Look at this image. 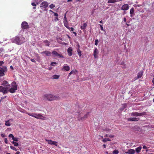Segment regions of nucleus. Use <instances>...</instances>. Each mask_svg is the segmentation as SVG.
<instances>
[{"label": "nucleus", "instance_id": "f257e3e1", "mask_svg": "<svg viewBox=\"0 0 154 154\" xmlns=\"http://www.w3.org/2000/svg\"><path fill=\"white\" fill-rule=\"evenodd\" d=\"M44 99L50 101L54 100H59L60 97L57 96H54L51 94H46L44 95Z\"/></svg>", "mask_w": 154, "mask_h": 154}, {"label": "nucleus", "instance_id": "f03ea898", "mask_svg": "<svg viewBox=\"0 0 154 154\" xmlns=\"http://www.w3.org/2000/svg\"><path fill=\"white\" fill-rule=\"evenodd\" d=\"M13 40L15 43L18 45H21L25 42V38L24 37H20L18 36H16Z\"/></svg>", "mask_w": 154, "mask_h": 154}, {"label": "nucleus", "instance_id": "7ed1b4c3", "mask_svg": "<svg viewBox=\"0 0 154 154\" xmlns=\"http://www.w3.org/2000/svg\"><path fill=\"white\" fill-rule=\"evenodd\" d=\"M7 70L6 66H4L2 67H0V76H3L5 75V73L7 72Z\"/></svg>", "mask_w": 154, "mask_h": 154}, {"label": "nucleus", "instance_id": "20e7f679", "mask_svg": "<svg viewBox=\"0 0 154 154\" xmlns=\"http://www.w3.org/2000/svg\"><path fill=\"white\" fill-rule=\"evenodd\" d=\"M17 89V85L15 82H13L12 84V87L9 89V91L11 93H14Z\"/></svg>", "mask_w": 154, "mask_h": 154}, {"label": "nucleus", "instance_id": "39448f33", "mask_svg": "<svg viewBox=\"0 0 154 154\" xmlns=\"http://www.w3.org/2000/svg\"><path fill=\"white\" fill-rule=\"evenodd\" d=\"M145 112L139 113L137 112H132L130 113L131 116H139L145 115H146Z\"/></svg>", "mask_w": 154, "mask_h": 154}, {"label": "nucleus", "instance_id": "423d86ee", "mask_svg": "<svg viewBox=\"0 0 154 154\" xmlns=\"http://www.w3.org/2000/svg\"><path fill=\"white\" fill-rule=\"evenodd\" d=\"M45 140L49 145H54L56 146H58V142L57 141H53L51 140H48L47 139H45Z\"/></svg>", "mask_w": 154, "mask_h": 154}, {"label": "nucleus", "instance_id": "0eeeda50", "mask_svg": "<svg viewBox=\"0 0 154 154\" xmlns=\"http://www.w3.org/2000/svg\"><path fill=\"white\" fill-rule=\"evenodd\" d=\"M89 114V112H87L84 116L82 117H81L79 115L78 117V120L79 121L81 120L82 121H84L85 119L88 117V115Z\"/></svg>", "mask_w": 154, "mask_h": 154}, {"label": "nucleus", "instance_id": "6e6552de", "mask_svg": "<svg viewBox=\"0 0 154 154\" xmlns=\"http://www.w3.org/2000/svg\"><path fill=\"white\" fill-rule=\"evenodd\" d=\"M21 28L23 29H28L29 28L28 23L26 21H23L21 24Z\"/></svg>", "mask_w": 154, "mask_h": 154}, {"label": "nucleus", "instance_id": "1a4fd4ad", "mask_svg": "<svg viewBox=\"0 0 154 154\" xmlns=\"http://www.w3.org/2000/svg\"><path fill=\"white\" fill-rule=\"evenodd\" d=\"M0 92H2L3 94H7L8 92L7 88L4 87L2 86H0Z\"/></svg>", "mask_w": 154, "mask_h": 154}, {"label": "nucleus", "instance_id": "9d476101", "mask_svg": "<svg viewBox=\"0 0 154 154\" xmlns=\"http://www.w3.org/2000/svg\"><path fill=\"white\" fill-rule=\"evenodd\" d=\"M48 3L47 2H43L40 4V7L45 8L48 6Z\"/></svg>", "mask_w": 154, "mask_h": 154}, {"label": "nucleus", "instance_id": "9b49d317", "mask_svg": "<svg viewBox=\"0 0 154 154\" xmlns=\"http://www.w3.org/2000/svg\"><path fill=\"white\" fill-rule=\"evenodd\" d=\"M99 53V51L97 48H96L94 50L93 55L94 58H97L98 57V55Z\"/></svg>", "mask_w": 154, "mask_h": 154}, {"label": "nucleus", "instance_id": "f8f14e48", "mask_svg": "<svg viewBox=\"0 0 154 154\" xmlns=\"http://www.w3.org/2000/svg\"><path fill=\"white\" fill-rule=\"evenodd\" d=\"M52 54L55 55V56L56 57H60L61 58H63V55H62L61 54H58L57 51H53L52 52Z\"/></svg>", "mask_w": 154, "mask_h": 154}, {"label": "nucleus", "instance_id": "ddd939ff", "mask_svg": "<svg viewBox=\"0 0 154 154\" xmlns=\"http://www.w3.org/2000/svg\"><path fill=\"white\" fill-rule=\"evenodd\" d=\"M140 119L139 118L136 117H131L128 119V121H137Z\"/></svg>", "mask_w": 154, "mask_h": 154}, {"label": "nucleus", "instance_id": "4468645a", "mask_svg": "<svg viewBox=\"0 0 154 154\" xmlns=\"http://www.w3.org/2000/svg\"><path fill=\"white\" fill-rule=\"evenodd\" d=\"M35 115H37L36 117H35V118L41 119L42 120L45 119V117L44 116H43L41 114H35Z\"/></svg>", "mask_w": 154, "mask_h": 154}, {"label": "nucleus", "instance_id": "2eb2a0df", "mask_svg": "<svg viewBox=\"0 0 154 154\" xmlns=\"http://www.w3.org/2000/svg\"><path fill=\"white\" fill-rule=\"evenodd\" d=\"M129 7V6L128 4H124L121 8V9L123 11L127 10L128 9Z\"/></svg>", "mask_w": 154, "mask_h": 154}, {"label": "nucleus", "instance_id": "dca6fc26", "mask_svg": "<svg viewBox=\"0 0 154 154\" xmlns=\"http://www.w3.org/2000/svg\"><path fill=\"white\" fill-rule=\"evenodd\" d=\"M1 85L5 86V87H7L6 88L9 87L10 85L8 84V82L6 81H4Z\"/></svg>", "mask_w": 154, "mask_h": 154}, {"label": "nucleus", "instance_id": "f3484780", "mask_svg": "<svg viewBox=\"0 0 154 154\" xmlns=\"http://www.w3.org/2000/svg\"><path fill=\"white\" fill-rule=\"evenodd\" d=\"M143 71H140L138 73L137 77H135V80L140 78L143 75Z\"/></svg>", "mask_w": 154, "mask_h": 154}, {"label": "nucleus", "instance_id": "a211bd4d", "mask_svg": "<svg viewBox=\"0 0 154 154\" xmlns=\"http://www.w3.org/2000/svg\"><path fill=\"white\" fill-rule=\"evenodd\" d=\"M135 152V151L134 149H129L128 151L125 152L126 154H134Z\"/></svg>", "mask_w": 154, "mask_h": 154}, {"label": "nucleus", "instance_id": "6ab92c4d", "mask_svg": "<svg viewBox=\"0 0 154 154\" xmlns=\"http://www.w3.org/2000/svg\"><path fill=\"white\" fill-rule=\"evenodd\" d=\"M72 49L71 48L69 47L68 48L67 50V52L68 55L69 56H72Z\"/></svg>", "mask_w": 154, "mask_h": 154}, {"label": "nucleus", "instance_id": "aec40b11", "mask_svg": "<svg viewBox=\"0 0 154 154\" xmlns=\"http://www.w3.org/2000/svg\"><path fill=\"white\" fill-rule=\"evenodd\" d=\"M41 54H45V55L47 56H51V53L50 51H43L41 53Z\"/></svg>", "mask_w": 154, "mask_h": 154}, {"label": "nucleus", "instance_id": "412c9836", "mask_svg": "<svg viewBox=\"0 0 154 154\" xmlns=\"http://www.w3.org/2000/svg\"><path fill=\"white\" fill-rule=\"evenodd\" d=\"M70 69V67L68 65L64 66L62 68V70H64L66 71H68Z\"/></svg>", "mask_w": 154, "mask_h": 154}, {"label": "nucleus", "instance_id": "4be33fe9", "mask_svg": "<svg viewBox=\"0 0 154 154\" xmlns=\"http://www.w3.org/2000/svg\"><path fill=\"white\" fill-rule=\"evenodd\" d=\"M11 120V121H13V120L12 119H10L5 121V125L7 126H9L11 125V123L9 122V121Z\"/></svg>", "mask_w": 154, "mask_h": 154}, {"label": "nucleus", "instance_id": "5701e85b", "mask_svg": "<svg viewBox=\"0 0 154 154\" xmlns=\"http://www.w3.org/2000/svg\"><path fill=\"white\" fill-rule=\"evenodd\" d=\"M63 23L64 26L69 29H70V27L68 26V23L67 21H63Z\"/></svg>", "mask_w": 154, "mask_h": 154}, {"label": "nucleus", "instance_id": "b1692460", "mask_svg": "<svg viewBox=\"0 0 154 154\" xmlns=\"http://www.w3.org/2000/svg\"><path fill=\"white\" fill-rule=\"evenodd\" d=\"M77 72V71L76 70H72L69 73V74L68 76L69 77L72 74L75 75L76 74V72Z\"/></svg>", "mask_w": 154, "mask_h": 154}, {"label": "nucleus", "instance_id": "393cba45", "mask_svg": "<svg viewBox=\"0 0 154 154\" xmlns=\"http://www.w3.org/2000/svg\"><path fill=\"white\" fill-rule=\"evenodd\" d=\"M44 43L45 44L46 46H49L50 45V42L48 40H46L44 41Z\"/></svg>", "mask_w": 154, "mask_h": 154}, {"label": "nucleus", "instance_id": "a878e982", "mask_svg": "<svg viewBox=\"0 0 154 154\" xmlns=\"http://www.w3.org/2000/svg\"><path fill=\"white\" fill-rule=\"evenodd\" d=\"M87 26V24L86 23H84L82 26H81L80 27V28L82 30H84L85 29Z\"/></svg>", "mask_w": 154, "mask_h": 154}, {"label": "nucleus", "instance_id": "bb28decb", "mask_svg": "<svg viewBox=\"0 0 154 154\" xmlns=\"http://www.w3.org/2000/svg\"><path fill=\"white\" fill-rule=\"evenodd\" d=\"M28 115H29V116H31L32 117H33L35 118V117H36L37 115H35V114H37V113H33L32 114L28 112H27L26 113Z\"/></svg>", "mask_w": 154, "mask_h": 154}, {"label": "nucleus", "instance_id": "cd10ccee", "mask_svg": "<svg viewBox=\"0 0 154 154\" xmlns=\"http://www.w3.org/2000/svg\"><path fill=\"white\" fill-rule=\"evenodd\" d=\"M134 8H132L130 10V14L131 15V17H132L133 16L132 15L134 14Z\"/></svg>", "mask_w": 154, "mask_h": 154}, {"label": "nucleus", "instance_id": "c85d7f7f", "mask_svg": "<svg viewBox=\"0 0 154 154\" xmlns=\"http://www.w3.org/2000/svg\"><path fill=\"white\" fill-rule=\"evenodd\" d=\"M60 77V75H54L52 76V78L53 79H58Z\"/></svg>", "mask_w": 154, "mask_h": 154}, {"label": "nucleus", "instance_id": "c756f323", "mask_svg": "<svg viewBox=\"0 0 154 154\" xmlns=\"http://www.w3.org/2000/svg\"><path fill=\"white\" fill-rule=\"evenodd\" d=\"M141 148H142V147H141V146H140L137 148L136 149V152L137 153H139L140 152V151L141 149Z\"/></svg>", "mask_w": 154, "mask_h": 154}, {"label": "nucleus", "instance_id": "7c9ffc66", "mask_svg": "<svg viewBox=\"0 0 154 154\" xmlns=\"http://www.w3.org/2000/svg\"><path fill=\"white\" fill-rule=\"evenodd\" d=\"M102 141L103 142L105 143L107 141H111V140L109 138H106L105 139H103L102 140Z\"/></svg>", "mask_w": 154, "mask_h": 154}, {"label": "nucleus", "instance_id": "2f4dec72", "mask_svg": "<svg viewBox=\"0 0 154 154\" xmlns=\"http://www.w3.org/2000/svg\"><path fill=\"white\" fill-rule=\"evenodd\" d=\"M117 2V1L116 0H109L108 3H112L116 2Z\"/></svg>", "mask_w": 154, "mask_h": 154}, {"label": "nucleus", "instance_id": "473e14b6", "mask_svg": "<svg viewBox=\"0 0 154 154\" xmlns=\"http://www.w3.org/2000/svg\"><path fill=\"white\" fill-rule=\"evenodd\" d=\"M77 51L79 55V57H81L82 55L81 51L79 49H77Z\"/></svg>", "mask_w": 154, "mask_h": 154}, {"label": "nucleus", "instance_id": "72a5a7b5", "mask_svg": "<svg viewBox=\"0 0 154 154\" xmlns=\"http://www.w3.org/2000/svg\"><path fill=\"white\" fill-rule=\"evenodd\" d=\"M12 143L14 144L15 146H17L18 145V144L17 143L15 142L14 141H13L12 142Z\"/></svg>", "mask_w": 154, "mask_h": 154}, {"label": "nucleus", "instance_id": "f704fd0d", "mask_svg": "<svg viewBox=\"0 0 154 154\" xmlns=\"http://www.w3.org/2000/svg\"><path fill=\"white\" fill-rule=\"evenodd\" d=\"M119 152V151L117 150H115L112 152L113 154H117Z\"/></svg>", "mask_w": 154, "mask_h": 154}, {"label": "nucleus", "instance_id": "c9c22d12", "mask_svg": "<svg viewBox=\"0 0 154 154\" xmlns=\"http://www.w3.org/2000/svg\"><path fill=\"white\" fill-rule=\"evenodd\" d=\"M49 7L50 8H51V9H52L53 8H54L55 7V5H54L53 4H51L50 6H49Z\"/></svg>", "mask_w": 154, "mask_h": 154}, {"label": "nucleus", "instance_id": "e433bc0d", "mask_svg": "<svg viewBox=\"0 0 154 154\" xmlns=\"http://www.w3.org/2000/svg\"><path fill=\"white\" fill-rule=\"evenodd\" d=\"M42 0H35V2L37 4H38L42 1Z\"/></svg>", "mask_w": 154, "mask_h": 154}, {"label": "nucleus", "instance_id": "4c0bfd02", "mask_svg": "<svg viewBox=\"0 0 154 154\" xmlns=\"http://www.w3.org/2000/svg\"><path fill=\"white\" fill-rule=\"evenodd\" d=\"M10 147L11 149H12L13 150H15V151L17 150L16 149L15 147H14L13 146H10Z\"/></svg>", "mask_w": 154, "mask_h": 154}, {"label": "nucleus", "instance_id": "58836bf2", "mask_svg": "<svg viewBox=\"0 0 154 154\" xmlns=\"http://www.w3.org/2000/svg\"><path fill=\"white\" fill-rule=\"evenodd\" d=\"M76 108L77 109H78V110L77 111H75V112L79 113L80 112V110L79 109L80 108L79 106H76Z\"/></svg>", "mask_w": 154, "mask_h": 154}, {"label": "nucleus", "instance_id": "ea45409f", "mask_svg": "<svg viewBox=\"0 0 154 154\" xmlns=\"http://www.w3.org/2000/svg\"><path fill=\"white\" fill-rule=\"evenodd\" d=\"M14 141H18V138L17 137H14L12 139Z\"/></svg>", "mask_w": 154, "mask_h": 154}, {"label": "nucleus", "instance_id": "a19ab883", "mask_svg": "<svg viewBox=\"0 0 154 154\" xmlns=\"http://www.w3.org/2000/svg\"><path fill=\"white\" fill-rule=\"evenodd\" d=\"M63 20H64L63 21H67V18L66 17V13L64 15V16Z\"/></svg>", "mask_w": 154, "mask_h": 154}, {"label": "nucleus", "instance_id": "79ce46f5", "mask_svg": "<svg viewBox=\"0 0 154 154\" xmlns=\"http://www.w3.org/2000/svg\"><path fill=\"white\" fill-rule=\"evenodd\" d=\"M9 137L10 138H12V139H13V138H14V137L13 134H10L9 135Z\"/></svg>", "mask_w": 154, "mask_h": 154}, {"label": "nucleus", "instance_id": "37998d69", "mask_svg": "<svg viewBox=\"0 0 154 154\" xmlns=\"http://www.w3.org/2000/svg\"><path fill=\"white\" fill-rule=\"evenodd\" d=\"M98 42H99V41H98V39H96L95 40V45L96 46L97 45H98Z\"/></svg>", "mask_w": 154, "mask_h": 154}, {"label": "nucleus", "instance_id": "c03bdc74", "mask_svg": "<svg viewBox=\"0 0 154 154\" xmlns=\"http://www.w3.org/2000/svg\"><path fill=\"white\" fill-rule=\"evenodd\" d=\"M123 106V107L124 108H126L127 106V104L126 103H124L122 105Z\"/></svg>", "mask_w": 154, "mask_h": 154}, {"label": "nucleus", "instance_id": "a18cd8bd", "mask_svg": "<svg viewBox=\"0 0 154 154\" xmlns=\"http://www.w3.org/2000/svg\"><path fill=\"white\" fill-rule=\"evenodd\" d=\"M4 140L5 142V143H6V144H8V141L7 139L6 138H5L4 139Z\"/></svg>", "mask_w": 154, "mask_h": 154}, {"label": "nucleus", "instance_id": "49530a36", "mask_svg": "<svg viewBox=\"0 0 154 154\" xmlns=\"http://www.w3.org/2000/svg\"><path fill=\"white\" fill-rule=\"evenodd\" d=\"M56 64V62H52L51 63V65L52 66H54L55 64Z\"/></svg>", "mask_w": 154, "mask_h": 154}, {"label": "nucleus", "instance_id": "de8ad7c7", "mask_svg": "<svg viewBox=\"0 0 154 154\" xmlns=\"http://www.w3.org/2000/svg\"><path fill=\"white\" fill-rule=\"evenodd\" d=\"M100 26V29H101V30H102V31H104V29H103V26L102 25H100L99 24V25Z\"/></svg>", "mask_w": 154, "mask_h": 154}, {"label": "nucleus", "instance_id": "09e8293b", "mask_svg": "<svg viewBox=\"0 0 154 154\" xmlns=\"http://www.w3.org/2000/svg\"><path fill=\"white\" fill-rule=\"evenodd\" d=\"M59 20L58 17H55V19H54V20L55 21H57Z\"/></svg>", "mask_w": 154, "mask_h": 154}, {"label": "nucleus", "instance_id": "8fccbe9b", "mask_svg": "<svg viewBox=\"0 0 154 154\" xmlns=\"http://www.w3.org/2000/svg\"><path fill=\"white\" fill-rule=\"evenodd\" d=\"M54 14V15L55 16H56V17H57L58 16V14L56 13H55V12H53Z\"/></svg>", "mask_w": 154, "mask_h": 154}, {"label": "nucleus", "instance_id": "3c124183", "mask_svg": "<svg viewBox=\"0 0 154 154\" xmlns=\"http://www.w3.org/2000/svg\"><path fill=\"white\" fill-rule=\"evenodd\" d=\"M109 137L110 138H113L114 137V135L112 134H110L109 136Z\"/></svg>", "mask_w": 154, "mask_h": 154}, {"label": "nucleus", "instance_id": "603ef678", "mask_svg": "<svg viewBox=\"0 0 154 154\" xmlns=\"http://www.w3.org/2000/svg\"><path fill=\"white\" fill-rule=\"evenodd\" d=\"M31 4L33 6H36V4L34 2L32 3Z\"/></svg>", "mask_w": 154, "mask_h": 154}, {"label": "nucleus", "instance_id": "864d4df0", "mask_svg": "<svg viewBox=\"0 0 154 154\" xmlns=\"http://www.w3.org/2000/svg\"><path fill=\"white\" fill-rule=\"evenodd\" d=\"M69 30H70L71 31H73L74 30V29L73 27H70V29Z\"/></svg>", "mask_w": 154, "mask_h": 154}, {"label": "nucleus", "instance_id": "5fc2aeb1", "mask_svg": "<svg viewBox=\"0 0 154 154\" xmlns=\"http://www.w3.org/2000/svg\"><path fill=\"white\" fill-rule=\"evenodd\" d=\"M4 50V49L3 48H0V53H1Z\"/></svg>", "mask_w": 154, "mask_h": 154}, {"label": "nucleus", "instance_id": "6e6d98bb", "mask_svg": "<svg viewBox=\"0 0 154 154\" xmlns=\"http://www.w3.org/2000/svg\"><path fill=\"white\" fill-rule=\"evenodd\" d=\"M30 60L32 62L35 63V61L33 59H31Z\"/></svg>", "mask_w": 154, "mask_h": 154}, {"label": "nucleus", "instance_id": "4d7b16f0", "mask_svg": "<svg viewBox=\"0 0 154 154\" xmlns=\"http://www.w3.org/2000/svg\"><path fill=\"white\" fill-rule=\"evenodd\" d=\"M143 149H147L148 147H147L146 146H143Z\"/></svg>", "mask_w": 154, "mask_h": 154}, {"label": "nucleus", "instance_id": "13d9d810", "mask_svg": "<svg viewBox=\"0 0 154 154\" xmlns=\"http://www.w3.org/2000/svg\"><path fill=\"white\" fill-rule=\"evenodd\" d=\"M6 97H7L6 96H4L3 97H2L1 98V100H3V99L5 98Z\"/></svg>", "mask_w": 154, "mask_h": 154}, {"label": "nucleus", "instance_id": "bf43d9fd", "mask_svg": "<svg viewBox=\"0 0 154 154\" xmlns=\"http://www.w3.org/2000/svg\"><path fill=\"white\" fill-rule=\"evenodd\" d=\"M1 135L2 137H4L5 136V135L3 134H1Z\"/></svg>", "mask_w": 154, "mask_h": 154}, {"label": "nucleus", "instance_id": "052dcab7", "mask_svg": "<svg viewBox=\"0 0 154 154\" xmlns=\"http://www.w3.org/2000/svg\"><path fill=\"white\" fill-rule=\"evenodd\" d=\"M72 32L73 34H75V36H76L77 35V34L76 32Z\"/></svg>", "mask_w": 154, "mask_h": 154}, {"label": "nucleus", "instance_id": "680f3d73", "mask_svg": "<svg viewBox=\"0 0 154 154\" xmlns=\"http://www.w3.org/2000/svg\"><path fill=\"white\" fill-rule=\"evenodd\" d=\"M123 20L125 22H126V19L125 17H124V18Z\"/></svg>", "mask_w": 154, "mask_h": 154}, {"label": "nucleus", "instance_id": "e2e57ef3", "mask_svg": "<svg viewBox=\"0 0 154 154\" xmlns=\"http://www.w3.org/2000/svg\"><path fill=\"white\" fill-rule=\"evenodd\" d=\"M10 68L11 69H12V70L14 69V68H13V67L12 66H10Z\"/></svg>", "mask_w": 154, "mask_h": 154}, {"label": "nucleus", "instance_id": "0e129e2a", "mask_svg": "<svg viewBox=\"0 0 154 154\" xmlns=\"http://www.w3.org/2000/svg\"><path fill=\"white\" fill-rule=\"evenodd\" d=\"M124 109V108L123 107L122 108H121L120 109V110H121L122 111V110H123Z\"/></svg>", "mask_w": 154, "mask_h": 154}, {"label": "nucleus", "instance_id": "69168bd1", "mask_svg": "<svg viewBox=\"0 0 154 154\" xmlns=\"http://www.w3.org/2000/svg\"><path fill=\"white\" fill-rule=\"evenodd\" d=\"M103 147L104 148H106V144H104L103 145Z\"/></svg>", "mask_w": 154, "mask_h": 154}, {"label": "nucleus", "instance_id": "338daca9", "mask_svg": "<svg viewBox=\"0 0 154 154\" xmlns=\"http://www.w3.org/2000/svg\"><path fill=\"white\" fill-rule=\"evenodd\" d=\"M20 153V152L19 151H17L15 154H19Z\"/></svg>", "mask_w": 154, "mask_h": 154}, {"label": "nucleus", "instance_id": "774afa93", "mask_svg": "<svg viewBox=\"0 0 154 154\" xmlns=\"http://www.w3.org/2000/svg\"><path fill=\"white\" fill-rule=\"evenodd\" d=\"M152 82L153 83V84H154V78H153L152 79Z\"/></svg>", "mask_w": 154, "mask_h": 154}]
</instances>
